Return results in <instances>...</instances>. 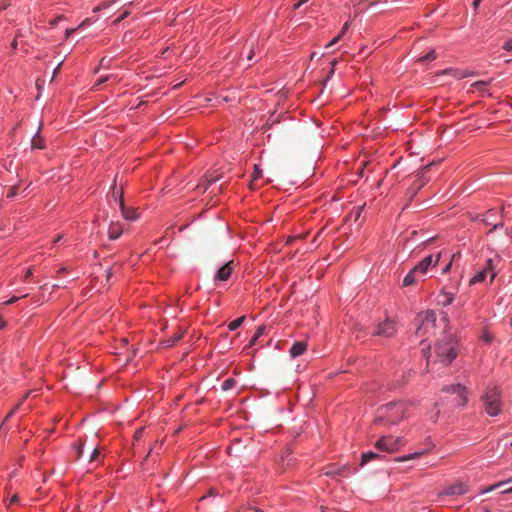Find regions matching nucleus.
<instances>
[{
	"mask_svg": "<svg viewBox=\"0 0 512 512\" xmlns=\"http://www.w3.org/2000/svg\"><path fill=\"white\" fill-rule=\"evenodd\" d=\"M406 416V406L402 402L389 403L378 409L375 423L393 425Z\"/></svg>",
	"mask_w": 512,
	"mask_h": 512,
	"instance_id": "f257e3e1",
	"label": "nucleus"
},
{
	"mask_svg": "<svg viewBox=\"0 0 512 512\" xmlns=\"http://www.w3.org/2000/svg\"><path fill=\"white\" fill-rule=\"evenodd\" d=\"M435 353L441 362L446 365L450 364L457 356V341L454 336L451 334L445 335L436 344Z\"/></svg>",
	"mask_w": 512,
	"mask_h": 512,
	"instance_id": "f03ea898",
	"label": "nucleus"
},
{
	"mask_svg": "<svg viewBox=\"0 0 512 512\" xmlns=\"http://www.w3.org/2000/svg\"><path fill=\"white\" fill-rule=\"evenodd\" d=\"M485 412L490 416H497L503 407L500 390L497 387H490L482 396Z\"/></svg>",
	"mask_w": 512,
	"mask_h": 512,
	"instance_id": "7ed1b4c3",
	"label": "nucleus"
},
{
	"mask_svg": "<svg viewBox=\"0 0 512 512\" xmlns=\"http://www.w3.org/2000/svg\"><path fill=\"white\" fill-rule=\"evenodd\" d=\"M436 315L433 310H427L417 314L415 318L416 335L420 338L426 336L435 327Z\"/></svg>",
	"mask_w": 512,
	"mask_h": 512,
	"instance_id": "20e7f679",
	"label": "nucleus"
},
{
	"mask_svg": "<svg viewBox=\"0 0 512 512\" xmlns=\"http://www.w3.org/2000/svg\"><path fill=\"white\" fill-rule=\"evenodd\" d=\"M404 444L400 437L383 436L377 440L375 447L385 452H395Z\"/></svg>",
	"mask_w": 512,
	"mask_h": 512,
	"instance_id": "39448f33",
	"label": "nucleus"
},
{
	"mask_svg": "<svg viewBox=\"0 0 512 512\" xmlns=\"http://www.w3.org/2000/svg\"><path fill=\"white\" fill-rule=\"evenodd\" d=\"M490 276V282H492L494 280V278L496 277V272H495V269H494V266H493V260L492 259H488L486 261V264L485 266L479 270L469 281V284L470 285H474L476 283H480L482 281H484L486 279V277Z\"/></svg>",
	"mask_w": 512,
	"mask_h": 512,
	"instance_id": "423d86ee",
	"label": "nucleus"
},
{
	"mask_svg": "<svg viewBox=\"0 0 512 512\" xmlns=\"http://www.w3.org/2000/svg\"><path fill=\"white\" fill-rule=\"evenodd\" d=\"M115 189H116V183L114 182L112 197H113V199L115 201H119V206L121 208L123 217L126 220H135V219H137L138 218L137 210L133 209V208L125 207L124 199H123V190L121 189L119 192H117Z\"/></svg>",
	"mask_w": 512,
	"mask_h": 512,
	"instance_id": "0eeeda50",
	"label": "nucleus"
},
{
	"mask_svg": "<svg viewBox=\"0 0 512 512\" xmlns=\"http://www.w3.org/2000/svg\"><path fill=\"white\" fill-rule=\"evenodd\" d=\"M442 257V252H438L436 255H428L416 266V270L422 275L426 274L430 267H435Z\"/></svg>",
	"mask_w": 512,
	"mask_h": 512,
	"instance_id": "6e6552de",
	"label": "nucleus"
},
{
	"mask_svg": "<svg viewBox=\"0 0 512 512\" xmlns=\"http://www.w3.org/2000/svg\"><path fill=\"white\" fill-rule=\"evenodd\" d=\"M395 333H396V326H395L394 321L387 318L377 326L375 335L389 338V337H392Z\"/></svg>",
	"mask_w": 512,
	"mask_h": 512,
	"instance_id": "1a4fd4ad",
	"label": "nucleus"
},
{
	"mask_svg": "<svg viewBox=\"0 0 512 512\" xmlns=\"http://www.w3.org/2000/svg\"><path fill=\"white\" fill-rule=\"evenodd\" d=\"M449 393L456 394L455 403L460 406H464L467 402V390L460 384L447 386L444 388Z\"/></svg>",
	"mask_w": 512,
	"mask_h": 512,
	"instance_id": "9d476101",
	"label": "nucleus"
},
{
	"mask_svg": "<svg viewBox=\"0 0 512 512\" xmlns=\"http://www.w3.org/2000/svg\"><path fill=\"white\" fill-rule=\"evenodd\" d=\"M468 491L466 484L456 483L454 485L446 487L440 494L441 496H452V495H463Z\"/></svg>",
	"mask_w": 512,
	"mask_h": 512,
	"instance_id": "9b49d317",
	"label": "nucleus"
},
{
	"mask_svg": "<svg viewBox=\"0 0 512 512\" xmlns=\"http://www.w3.org/2000/svg\"><path fill=\"white\" fill-rule=\"evenodd\" d=\"M235 267L234 261H229L217 271L215 279L220 281H226L231 276V273Z\"/></svg>",
	"mask_w": 512,
	"mask_h": 512,
	"instance_id": "f8f14e48",
	"label": "nucleus"
},
{
	"mask_svg": "<svg viewBox=\"0 0 512 512\" xmlns=\"http://www.w3.org/2000/svg\"><path fill=\"white\" fill-rule=\"evenodd\" d=\"M123 233V228L120 223L112 222L108 229V236L111 240L118 239Z\"/></svg>",
	"mask_w": 512,
	"mask_h": 512,
	"instance_id": "ddd939ff",
	"label": "nucleus"
},
{
	"mask_svg": "<svg viewBox=\"0 0 512 512\" xmlns=\"http://www.w3.org/2000/svg\"><path fill=\"white\" fill-rule=\"evenodd\" d=\"M420 273L418 272V270H416V268L414 267L413 269H411L408 274L404 277L403 279V283L402 285L405 286V287H408V286H411V285H414L417 280H418V277H419Z\"/></svg>",
	"mask_w": 512,
	"mask_h": 512,
	"instance_id": "4468645a",
	"label": "nucleus"
},
{
	"mask_svg": "<svg viewBox=\"0 0 512 512\" xmlns=\"http://www.w3.org/2000/svg\"><path fill=\"white\" fill-rule=\"evenodd\" d=\"M307 349V344L305 342H295L290 348V355L295 358L302 355Z\"/></svg>",
	"mask_w": 512,
	"mask_h": 512,
	"instance_id": "2eb2a0df",
	"label": "nucleus"
},
{
	"mask_svg": "<svg viewBox=\"0 0 512 512\" xmlns=\"http://www.w3.org/2000/svg\"><path fill=\"white\" fill-rule=\"evenodd\" d=\"M31 148L32 149H44L45 148V141L41 137L39 131L36 133V135L31 140Z\"/></svg>",
	"mask_w": 512,
	"mask_h": 512,
	"instance_id": "dca6fc26",
	"label": "nucleus"
},
{
	"mask_svg": "<svg viewBox=\"0 0 512 512\" xmlns=\"http://www.w3.org/2000/svg\"><path fill=\"white\" fill-rule=\"evenodd\" d=\"M442 299L439 300V303L442 304L444 307L449 306L452 304L454 300V295L452 293L444 292L441 294Z\"/></svg>",
	"mask_w": 512,
	"mask_h": 512,
	"instance_id": "f3484780",
	"label": "nucleus"
},
{
	"mask_svg": "<svg viewBox=\"0 0 512 512\" xmlns=\"http://www.w3.org/2000/svg\"><path fill=\"white\" fill-rule=\"evenodd\" d=\"M378 457H379V455L375 452L369 451V452L363 453L362 459H361V466L365 465L369 461L376 459Z\"/></svg>",
	"mask_w": 512,
	"mask_h": 512,
	"instance_id": "a211bd4d",
	"label": "nucleus"
},
{
	"mask_svg": "<svg viewBox=\"0 0 512 512\" xmlns=\"http://www.w3.org/2000/svg\"><path fill=\"white\" fill-rule=\"evenodd\" d=\"M245 320V316H241L233 321H231L229 324H228V328L230 331H234L236 330L238 327H240L242 325V323L244 322Z\"/></svg>",
	"mask_w": 512,
	"mask_h": 512,
	"instance_id": "6ab92c4d",
	"label": "nucleus"
},
{
	"mask_svg": "<svg viewBox=\"0 0 512 512\" xmlns=\"http://www.w3.org/2000/svg\"><path fill=\"white\" fill-rule=\"evenodd\" d=\"M236 385V380L233 378L226 379L222 384V390L223 391H229L233 389Z\"/></svg>",
	"mask_w": 512,
	"mask_h": 512,
	"instance_id": "aec40b11",
	"label": "nucleus"
},
{
	"mask_svg": "<svg viewBox=\"0 0 512 512\" xmlns=\"http://www.w3.org/2000/svg\"><path fill=\"white\" fill-rule=\"evenodd\" d=\"M431 165H426L420 172V177H419V185L417 187V189L421 188L425 183L428 182V179L425 178V172L427 170H429Z\"/></svg>",
	"mask_w": 512,
	"mask_h": 512,
	"instance_id": "412c9836",
	"label": "nucleus"
},
{
	"mask_svg": "<svg viewBox=\"0 0 512 512\" xmlns=\"http://www.w3.org/2000/svg\"><path fill=\"white\" fill-rule=\"evenodd\" d=\"M508 482H512V479H509L508 481H502V482L496 483L494 485H491L488 488L482 490L481 493L483 494V493H487V492L493 491V490H495L498 487L504 486Z\"/></svg>",
	"mask_w": 512,
	"mask_h": 512,
	"instance_id": "4be33fe9",
	"label": "nucleus"
},
{
	"mask_svg": "<svg viewBox=\"0 0 512 512\" xmlns=\"http://www.w3.org/2000/svg\"><path fill=\"white\" fill-rule=\"evenodd\" d=\"M487 85V82L486 81H483V80H480V81H476L474 82L471 87L480 91V92H484L485 91V87Z\"/></svg>",
	"mask_w": 512,
	"mask_h": 512,
	"instance_id": "5701e85b",
	"label": "nucleus"
},
{
	"mask_svg": "<svg viewBox=\"0 0 512 512\" xmlns=\"http://www.w3.org/2000/svg\"><path fill=\"white\" fill-rule=\"evenodd\" d=\"M434 59H436V53H435L434 50H431L425 56L420 57L418 59V61H420V62H427V61H432Z\"/></svg>",
	"mask_w": 512,
	"mask_h": 512,
	"instance_id": "b1692460",
	"label": "nucleus"
},
{
	"mask_svg": "<svg viewBox=\"0 0 512 512\" xmlns=\"http://www.w3.org/2000/svg\"><path fill=\"white\" fill-rule=\"evenodd\" d=\"M422 454H423V452L412 453V454L397 458V461H407V460H411V459H416V458H419Z\"/></svg>",
	"mask_w": 512,
	"mask_h": 512,
	"instance_id": "393cba45",
	"label": "nucleus"
},
{
	"mask_svg": "<svg viewBox=\"0 0 512 512\" xmlns=\"http://www.w3.org/2000/svg\"><path fill=\"white\" fill-rule=\"evenodd\" d=\"M476 219L479 220L480 222L486 224V225H491L492 224L491 218H489L488 213L487 214H483V215H478L476 217Z\"/></svg>",
	"mask_w": 512,
	"mask_h": 512,
	"instance_id": "a878e982",
	"label": "nucleus"
},
{
	"mask_svg": "<svg viewBox=\"0 0 512 512\" xmlns=\"http://www.w3.org/2000/svg\"><path fill=\"white\" fill-rule=\"evenodd\" d=\"M181 337H182V334H177V335L173 336L172 338L168 339L166 341L167 346L168 347L173 346L179 339H181Z\"/></svg>",
	"mask_w": 512,
	"mask_h": 512,
	"instance_id": "bb28decb",
	"label": "nucleus"
},
{
	"mask_svg": "<svg viewBox=\"0 0 512 512\" xmlns=\"http://www.w3.org/2000/svg\"><path fill=\"white\" fill-rule=\"evenodd\" d=\"M17 188H18V185L11 186L9 189V192L7 194V197L8 198L15 197L17 195Z\"/></svg>",
	"mask_w": 512,
	"mask_h": 512,
	"instance_id": "cd10ccee",
	"label": "nucleus"
},
{
	"mask_svg": "<svg viewBox=\"0 0 512 512\" xmlns=\"http://www.w3.org/2000/svg\"><path fill=\"white\" fill-rule=\"evenodd\" d=\"M265 331H266L265 325L259 326L255 332L256 338H260L265 333Z\"/></svg>",
	"mask_w": 512,
	"mask_h": 512,
	"instance_id": "c85d7f7f",
	"label": "nucleus"
},
{
	"mask_svg": "<svg viewBox=\"0 0 512 512\" xmlns=\"http://www.w3.org/2000/svg\"><path fill=\"white\" fill-rule=\"evenodd\" d=\"M27 296H28V294H25V295L21 296V298H25V297H27ZM19 299H20V297L13 296V297H11L9 300H7L4 304H6V305L14 304V303H15V302H17Z\"/></svg>",
	"mask_w": 512,
	"mask_h": 512,
	"instance_id": "c756f323",
	"label": "nucleus"
},
{
	"mask_svg": "<svg viewBox=\"0 0 512 512\" xmlns=\"http://www.w3.org/2000/svg\"><path fill=\"white\" fill-rule=\"evenodd\" d=\"M262 171L259 169L257 165L254 167V173H253V181L257 180L261 177Z\"/></svg>",
	"mask_w": 512,
	"mask_h": 512,
	"instance_id": "7c9ffc66",
	"label": "nucleus"
},
{
	"mask_svg": "<svg viewBox=\"0 0 512 512\" xmlns=\"http://www.w3.org/2000/svg\"><path fill=\"white\" fill-rule=\"evenodd\" d=\"M348 28H349V22H346V23L343 25V27H342L341 31L339 32V34H338L337 36H339V37L342 39V38H343V36L345 35L346 31L348 30Z\"/></svg>",
	"mask_w": 512,
	"mask_h": 512,
	"instance_id": "2f4dec72",
	"label": "nucleus"
},
{
	"mask_svg": "<svg viewBox=\"0 0 512 512\" xmlns=\"http://www.w3.org/2000/svg\"><path fill=\"white\" fill-rule=\"evenodd\" d=\"M99 455V450L97 448H94L91 455H90V462L96 460V458L98 457Z\"/></svg>",
	"mask_w": 512,
	"mask_h": 512,
	"instance_id": "473e14b6",
	"label": "nucleus"
},
{
	"mask_svg": "<svg viewBox=\"0 0 512 512\" xmlns=\"http://www.w3.org/2000/svg\"><path fill=\"white\" fill-rule=\"evenodd\" d=\"M62 19H63V16H58V17H56V18L52 19V20L49 22V24H50V26H51V27H54V26H56V25L59 23V21H60V20H62Z\"/></svg>",
	"mask_w": 512,
	"mask_h": 512,
	"instance_id": "72a5a7b5",
	"label": "nucleus"
},
{
	"mask_svg": "<svg viewBox=\"0 0 512 512\" xmlns=\"http://www.w3.org/2000/svg\"><path fill=\"white\" fill-rule=\"evenodd\" d=\"M341 40V38L339 36H336L334 37L327 45H326V48H329L333 45H335L336 43H338L339 41Z\"/></svg>",
	"mask_w": 512,
	"mask_h": 512,
	"instance_id": "f704fd0d",
	"label": "nucleus"
},
{
	"mask_svg": "<svg viewBox=\"0 0 512 512\" xmlns=\"http://www.w3.org/2000/svg\"><path fill=\"white\" fill-rule=\"evenodd\" d=\"M75 447H76V451H77V459H79L83 453V444L80 443L79 445H77Z\"/></svg>",
	"mask_w": 512,
	"mask_h": 512,
	"instance_id": "c9c22d12",
	"label": "nucleus"
},
{
	"mask_svg": "<svg viewBox=\"0 0 512 512\" xmlns=\"http://www.w3.org/2000/svg\"><path fill=\"white\" fill-rule=\"evenodd\" d=\"M503 48L507 51H512V39L507 40Z\"/></svg>",
	"mask_w": 512,
	"mask_h": 512,
	"instance_id": "e433bc0d",
	"label": "nucleus"
},
{
	"mask_svg": "<svg viewBox=\"0 0 512 512\" xmlns=\"http://www.w3.org/2000/svg\"><path fill=\"white\" fill-rule=\"evenodd\" d=\"M19 501V497L17 494L12 495V497L9 500L8 506H11L12 504H15Z\"/></svg>",
	"mask_w": 512,
	"mask_h": 512,
	"instance_id": "4c0bfd02",
	"label": "nucleus"
},
{
	"mask_svg": "<svg viewBox=\"0 0 512 512\" xmlns=\"http://www.w3.org/2000/svg\"><path fill=\"white\" fill-rule=\"evenodd\" d=\"M143 432H144V429H143V428H140V429L136 430V432H135V434H134V438H135L136 440L140 439V438H141V436H142V434H143Z\"/></svg>",
	"mask_w": 512,
	"mask_h": 512,
	"instance_id": "58836bf2",
	"label": "nucleus"
},
{
	"mask_svg": "<svg viewBox=\"0 0 512 512\" xmlns=\"http://www.w3.org/2000/svg\"><path fill=\"white\" fill-rule=\"evenodd\" d=\"M309 0H299L296 4H294L293 8L294 9H298L300 8L302 5H304L305 3H307Z\"/></svg>",
	"mask_w": 512,
	"mask_h": 512,
	"instance_id": "ea45409f",
	"label": "nucleus"
},
{
	"mask_svg": "<svg viewBox=\"0 0 512 512\" xmlns=\"http://www.w3.org/2000/svg\"><path fill=\"white\" fill-rule=\"evenodd\" d=\"M77 28H68L65 31V38L67 39L71 34H73L76 31Z\"/></svg>",
	"mask_w": 512,
	"mask_h": 512,
	"instance_id": "a19ab883",
	"label": "nucleus"
},
{
	"mask_svg": "<svg viewBox=\"0 0 512 512\" xmlns=\"http://www.w3.org/2000/svg\"><path fill=\"white\" fill-rule=\"evenodd\" d=\"M128 15H129L128 11L123 12L122 15L114 21V23H119L121 20L126 18Z\"/></svg>",
	"mask_w": 512,
	"mask_h": 512,
	"instance_id": "79ce46f5",
	"label": "nucleus"
},
{
	"mask_svg": "<svg viewBox=\"0 0 512 512\" xmlns=\"http://www.w3.org/2000/svg\"><path fill=\"white\" fill-rule=\"evenodd\" d=\"M451 265H452V260H450V261L448 262V264H447V265L442 269V272H443L444 274L448 273V272L450 271V269H451Z\"/></svg>",
	"mask_w": 512,
	"mask_h": 512,
	"instance_id": "37998d69",
	"label": "nucleus"
},
{
	"mask_svg": "<svg viewBox=\"0 0 512 512\" xmlns=\"http://www.w3.org/2000/svg\"><path fill=\"white\" fill-rule=\"evenodd\" d=\"M254 54H255L254 47H251V49H250V51H249V53L247 55V60L251 61L253 59Z\"/></svg>",
	"mask_w": 512,
	"mask_h": 512,
	"instance_id": "c03bdc74",
	"label": "nucleus"
},
{
	"mask_svg": "<svg viewBox=\"0 0 512 512\" xmlns=\"http://www.w3.org/2000/svg\"><path fill=\"white\" fill-rule=\"evenodd\" d=\"M0 11L6 9L10 4L6 0H0Z\"/></svg>",
	"mask_w": 512,
	"mask_h": 512,
	"instance_id": "a18cd8bd",
	"label": "nucleus"
},
{
	"mask_svg": "<svg viewBox=\"0 0 512 512\" xmlns=\"http://www.w3.org/2000/svg\"><path fill=\"white\" fill-rule=\"evenodd\" d=\"M63 64V60H61L58 64V66L54 69L53 71V77H55L58 73H59V70H60V67L61 65Z\"/></svg>",
	"mask_w": 512,
	"mask_h": 512,
	"instance_id": "49530a36",
	"label": "nucleus"
},
{
	"mask_svg": "<svg viewBox=\"0 0 512 512\" xmlns=\"http://www.w3.org/2000/svg\"><path fill=\"white\" fill-rule=\"evenodd\" d=\"M110 79V76H105V77H102L98 80L97 84L96 85H100L102 83H105L106 81H108Z\"/></svg>",
	"mask_w": 512,
	"mask_h": 512,
	"instance_id": "de8ad7c7",
	"label": "nucleus"
},
{
	"mask_svg": "<svg viewBox=\"0 0 512 512\" xmlns=\"http://www.w3.org/2000/svg\"><path fill=\"white\" fill-rule=\"evenodd\" d=\"M503 225H504L503 222H499L497 224H494L492 229H490L489 233L493 232L497 228L503 227Z\"/></svg>",
	"mask_w": 512,
	"mask_h": 512,
	"instance_id": "09e8293b",
	"label": "nucleus"
},
{
	"mask_svg": "<svg viewBox=\"0 0 512 512\" xmlns=\"http://www.w3.org/2000/svg\"><path fill=\"white\" fill-rule=\"evenodd\" d=\"M258 339L259 338H256V335L254 334V336L252 337V339L249 342V347L255 345Z\"/></svg>",
	"mask_w": 512,
	"mask_h": 512,
	"instance_id": "8fccbe9b",
	"label": "nucleus"
},
{
	"mask_svg": "<svg viewBox=\"0 0 512 512\" xmlns=\"http://www.w3.org/2000/svg\"><path fill=\"white\" fill-rule=\"evenodd\" d=\"M11 47L13 50H16L17 47H18V40L17 39H14L11 43Z\"/></svg>",
	"mask_w": 512,
	"mask_h": 512,
	"instance_id": "3c124183",
	"label": "nucleus"
},
{
	"mask_svg": "<svg viewBox=\"0 0 512 512\" xmlns=\"http://www.w3.org/2000/svg\"><path fill=\"white\" fill-rule=\"evenodd\" d=\"M32 276V270L31 269H28L25 273V276H24V280H27L28 278H30Z\"/></svg>",
	"mask_w": 512,
	"mask_h": 512,
	"instance_id": "603ef678",
	"label": "nucleus"
},
{
	"mask_svg": "<svg viewBox=\"0 0 512 512\" xmlns=\"http://www.w3.org/2000/svg\"><path fill=\"white\" fill-rule=\"evenodd\" d=\"M336 63H337V61H336V60H333V61L331 62L332 68H331V70L329 71V74H330V75H332V74L334 73V67H335Z\"/></svg>",
	"mask_w": 512,
	"mask_h": 512,
	"instance_id": "864d4df0",
	"label": "nucleus"
},
{
	"mask_svg": "<svg viewBox=\"0 0 512 512\" xmlns=\"http://www.w3.org/2000/svg\"><path fill=\"white\" fill-rule=\"evenodd\" d=\"M336 63H337V61H336V60H333V61L331 62L332 68H331V70L329 71V74H330V75H332V74L334 73V67H335Z\"/></svg>",
	"mask_w": 512,
	"mask_h": 512,
	"instance_id": "5fc2aeb1",
	"label": "nucleus"
},
{
	"mask_svg": "<svg viewBox=\"0 0 512 512\" xmlns=\"http://www.w3.org/2000/svg\"><path fill=\"white\" fill-rule=\"evenodd\" d=\"M108 62H109V60L106 57H103L100 61V65L105 66Z\"/></svg>",
	"mask_w": 512,
	"mask_h": 512,
	"instance_id": "6e6d98bb",
	"label": "nucleus"
},
{
	"mask_svg": "<svg viewBox=\"0 0 512 512\" xmlns=\"http://www.w3.org/2000/svg\"><path fill=\"white\" fill-rule=\"evenodd\" d=\"M481 2H482V0H474L473 1L474 8L477 9Z\"/></svg>",
	"mask_w": 512,
	"mask_h": 512,
	"instance_id": "4d7b16f0",
	"label": "nucleus"
},
{
	"mask_svg": "<svg viewBox=\"0 0 512 512\" xmlns=\"http://www.w3.org/2000/svg\"><path fill=\"white\" fill-rule=\"evenodd\" d=\"M21 37H24V34L22 33V31H21V30H18V31H17V33H16V37H15V39H17V40H18V38H21Z\"/></svg>",
	"mask_w": 512,
	"mask_h": 512,
	"instance_id": "13d9d810",
	"label": "nucleus"
},
{
	"mask_svg": "<svg viewBox=\"0 0 512 512\" xmlns=\"http://www.w3.org/2000/svg\"><path fill=\"white\" fill-rule=\"evenodd\" d=\"M63 238L62 234L57 235V237L54 239V244L58 243Z\"/></svg>",
	"mask_w": 512,
	"mask_h": 512,
	"instance_id": "bf43d9fd",
	"label": "nucleus"
},
{
	"mask_svg": "<svg viewBox=\"0 0 512 512\" xmlns=\"http://www.w3.org/2000/svg\"><path fill=\"white\" fill-rule=\"evenodd\" d=\"M483 338H484V340H485L486 342H490V341H491V336H490L489 334H487V333H486V334H484Z\"/></svg>",
	"mask_w": 512,
	"mask_h": 512,
	"instance_id": "052dcab7",
	"label": "nucleus"
},
{
	"mask_svg": "<svg viewBox=\"0 0 512 512\" xmlns=\"http://www.w3.org/2000/svg\"><path fill=\"white\" fill-rule=\"evenodd\" d=\"M502 493H512V487L506 488Z\"/></svg>",
	"mask_w": 512,
	"mask_h": 512,
	"instance_id": "680f3d73",
	"label": "nucleus"
},
{
	"mask_svg": "<svg viewBox=\"0 0 512 512\" xmlns=\"http://www.w3.org/2000/svg\"><path fill=\"white\" fill-rule=\"evenodd\" d=\"M64 272H66V268H64V267H63V268H60V269L58 270V274H61V273H64Z\"/></svg>",
	"mask_w": 512,
	"mask_h": 512,
	"instance_id": "e2e57ef3",
	"label": "nucleus"
},
{
	"mask_svg": "<svg viewBox=\"0 0 512 512\" xmlns=\"http://www.w3.org/2000/svg\"><path fill=\"white\" fill-rule=\"evenodd\" d=\"M86 23H87V20H84V21H83V22L78 26V28H80V27L84 26Z\"/></svg>",
	"mask_w": 512,
	"mask_h": 512,
	"instance_id": "0e129e2a",
	"label": "nucleus"
},
{
	"mask_svg": "<svg viewBox=\"0 0 512 512\" xmlns=\"http://www.w3.org/2000/svg\"><path fill=\"white\" fill-rule=\"evenodd\" d=\"M455 76H456V77H458V78H463V77H465V75H464V74H461V75H456V74H455Z\"/></svg>",
	"mask_w": 512,
	"mask_h": 512,
	"instance_id": "69168bd1",
	"label": "nucleus"
},
{
	"mask_svg": "<svg viewBox=\"0 0 512 512\" xmlns=\"http://www.w3.org/2000/svg\"><path fill=\"white\" fill-rule=\"evenodd\" d=\"M14 412H15V410H12L11 412H9L8 417H10Z\"/></svg>",
	"mask_w": 512,
	"mask_h": 512,
	"instance_id": "338daca9",
	"label": "nucleus"
},
{
	"mask_svg": "<svg viewBox=\"0 0 512 512\" xmlns=\"http://www.w3.org/2000/svg\"><path fill=\"white\" fill-rule=\"evenodd\" d=\"M484 512H490V510H489V509H487V508H485V509H484Z\"/></svg>",
	"mask_w": 512,
	"mask_h": 512,
	"instance_id": "774afa93",
	"label": "nucleus"
}]
</instances>
